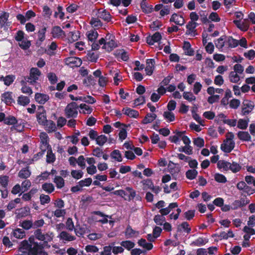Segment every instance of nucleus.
<instances>
[{"label": "nucleus", "instance_id": "338daca9", "mask_svg": "<svg viewBox=\"0 0 255 255\" xmlns=\"http://www.w3.org/2000/svg\"><path fill=\"white\" fill-rule=\"evenodd\" d=\"M39 199L41 205L48 204L50 202V197L48 195L42 194L40 195Z\"/></svg>", "mask_w": 255, "mask_h": 255}, {"label": "nucleus", "instance_id": "f03ea898", "mask_svg": "<svg viewBox=\"0 0 255 255\" xmlns=\"http://www.w3.org/2000/svg\"><path fill=\"white\" fill-rule=\"evenodd\" d=\"M79 106L75 102L68 104L65 109V114L67 118H76L78 116V109Z\"/></svg>", "mask_w": 255, "mask_h": 255}, {"label": "nucleus", "instance_id": "412c9836", "mask_svg": "<svg viewBox=\"0 0 255 255\" xmlns=\"http://www.w3.org/2000/svg\"><path fill=\"white\" fill-rule=\"evenodd\" d=\"M46 27H43L40 29L38 32V41L36 42V44L40 45L41 43L44 41L45 39V33L46 31Z\"/></svg>", "mask_w": 255, "mask_h": 255}, {"label": "nucleus", "instance_id": "052dcab7", "mask_svg": "<svg viewBox=\"0 0 255 255\" xmlns=\"http://www.w3.org/2000/svg\"><path fill=\"white\" fill-rule=\"evenodd\" d=\"M141 182L144 186V190H145L146 188H147V189H151V188L153 187V183L152 180L150 179H146L143 180Z\"/></svg>", "mask_w": 255, "mask_h": 255}, {"label": "nucleus", "instance_id": "774afa93", "mask_svg": "<svg viewBox=\"0 0 255 255\" xmlns=\"http://www.w3.org/2000/svg\"><path fill=\"white\" fill-rule=\"evenodd\" d=\"M184 99L188 101L189 102H192L196 100V97L191 92H184L183 94Z\"/></svg>", "mask_w": 255, "mask_h": 255}, {"label": "nucleus", "instance_id": "a878e982", "mask_svg": "<svg viewBox=\"0 0 255 255\" xmlns=\"http://www.w3.org/2000/svg\"><path fill=\"white\" fill-rule=\"evenodd\" d=\"M26 123L25 121L22 119H18L14 126V128L18 132H22L24 130Z\"/></svg>", "mask_w": 255, "mask_h": 255}, {"label": "nucleus", "instance_id": "393cba45", "mask_svg": "<svg viewBox=\"0 0 255 255\" xmlns=\"http://www.w3.org/2000/svg\"><path fill=\"white\" fill-rule=\"evenodd\" d=\"M177 232H181L182 229L184 232L189 234L191 232V229L189 227V224L187 222H183L177 227Z\"/></svg>", "mask_w": 255, "mask_h": 255}, {"label": "nucleus", "instance_id": "79ce46f5", "mask_svg": "<svg viewBox=\"0 0 255 255\" xmlns=\"http://www.w3.org/2000/svg\"><path fill=\"white\" fill-rule=\"evenodd\" d=\"M186 177L189 180L196 178L198 174V171L195 169H189L186 172Z\"/></svg>", "mask_w": 255, "mask_h": 255}, {"label": "nucleus", "instance_id": "4be33fe9", "mask_svg": "<svg viewBox=\"0 0 255 255\" xmlns=\"http://www.w3.org/2000/svg\"><path fill=\"white\" fill-rule=\"evenodd\" d=\"M157 118V116L155 114L147 113L144 119L142 120L141 123L144 125H146L151 123Z\"/></svg>", "mask_w": 255, "mask_h": 255}, {"label": "nucleus", "instance_id": "a18cd8bd", "mask_svg": "<svg viewBox=\"0 0 255 255\" xmlns=\"http://www.w3.org/2000/svg\"><path fill=\"white\" fill-rule=\"evenodd\" d=\"M12 235L17 239H22L25 236L24 231L21 229H16L13 231Z\"/></svg>", "mask_w": 255, "mask_h": 255}, {"label": "nucleus", "instance_id": "b1692460", "mask_svg": "<svg viewBox=\"0 0 255 255\" xmlns=\"http://www.w3.org/2000/svg\"><path fill=\"white\" fill-rule=\"evenodd\" d=\"M138 245L145 249L147 251H150L153 248V245L151 243H147L145 239L141 238L137 242Z\"/></svg>", "mask_w": 255, "mask_h": 255}, {"label": "nucleus", "instance_id": "9d476101", "mask_svg": "<svg viewBox=\"0 0 255 255\" xmlns=\"http://www.w3.org/2000/svg\"><path fill=\"white\" fill-rule=\"evenodd\" d=\"M98 18H101L107 22L110 21L112 19V16L110 13L106 9H99L98 12Z\"/></svg>", "mask_w": 255, "mask_h": 255}, {"label": "nucleus", "instance_id": "e433bc0d", "mask_svg": "<svg viewBox=\"0 0 255 255\" xmlns=\"http://www.w3.org/2000/svg\"><path fill=\"white\" fill-rule=\"evenodd\" d=\"M207 243V241L203 237H199L198 239L193 241L190 245L192 246L200 247L205 245Z\"/></svg>", "mask_w": 255, "mask_h": 255}, {"label": "nucleus", "instance_id": "ea45409f", "mask_svg": "<svg viewBox=\"0 0 255 255\" xmlns=\"http://www.w3.org/2000/svg\"><path fill=\"white\" fill-rule=\"evenodd\" d=\"M78 100L79 101H83L90 104H93L96 102L95 99L91 96H79Z\"/></svg>", "mask_w": 255, "mask_h": 255}, {"label": "nucleus", "instance_id": "58836bf2", "mask_svg": "<svg viewBox=\"0 0 255 255\" xmlns=\"http://www.w3.org/2000/svg\"><path fill=\"white\" fill-rule=\"evenodd\" d=\"M42 188L48 194L53 192L55 189L53 184L51 183H44L42 185Z\"/></svg>", "mask_w": 255, "mask_h": 255}, {"label": "nucleus", "instance_id": "6ab92c4d", "mask_svg": "<svg viewBox=\"0 0 255 255\" xmlns=\"http://www.w3.org/2000/svg\"><path fill=\"white\" fill-rule=\"evenodd\" d=\"M2 100L7 105L10 104L14 102L12 99V92H6L1 95Z\"/></svg>", "mask_w": 255, "mask_h": 255}, {"label": "nucleus", "instance_id": "7c9ffc66", "mask_svg": "<svg viewBox=\"0 0 255 255\" xmlns=\"http://www.w3.org/2000/svg\"><path fill=\"white\" fill-rule=\"evenodd\" d=\"M250 120L248 118L247 119H240L239 120L237 127L241 129H246L248 128Z\"/></svg>", "mask_w": 255, "mask_h": 255}, {"label": "nucleus", "instance_id": "37998d69", "mask_svg": "<svg viewBox=\"0 0 255 255\" xmlns=\"http://www.w3.org/2000/svg\"><path fill=\"white\" fill-rule=\"evenodd\" d=\"M79 107L83 110L82 111H80V113L83 114H90L93 111V109L85 104H81Z\"/></svg>", "mask_w": 255, "mask_h": 255}, {"label": "nucleus", "instance_id": "f704fd0d", "mask_svg": "<svg viewBox=\"0 0 255 255\" xmlns=\"http://www.w3.org/2000/svg\"><path fill=\"white\" fill-rule=\"evenodd\" d=\"M58 189H61L65 185L64 180L61 176H56L53 180Z\"/></svg>", "mask_w": 255, "mask_h": 255}, {"label": "nucleus", "instance_id": "c756f323", "mask_svg": "<svg viewBox=\"0 0 255 255\" xmlns=\"http://www.w3.org/2000/svg\"><path fill=\"white\" fill-rule=\"evenodd\" d=\"M230 162L225 161L224 160H219L217 162V167L219 169H223L225 171H228L230 169L229 166Z\"/></svg>", "mask_w": 255, "mask_h": 255}, {"label": "nucleus", "instance_id": "cd10ccee", "mask_svg": "<svg viewBox=\"0 0 255 255\" xmlns=\"http://www.w3.org/2000/svg\"><path fill=\"white\" fill-rule=\"evenodd\" d=\"M186 27L187 29L186 32V34L193 33V36H194L197 35L196 30H195V28L194 26L193 21H189L188 24L186 25Z\"/></svg>", "mask_w": 255, "mask_h": 255}, {"label": "nucleus", "instance_id": "5701e85b", "mask_svg": "<svg viewBox=\"0 0 255 255\" xmlns=\"http://www.w3.org/2000/svg\"><path fill=\"white\" fill-rule=\"evenodd\" d=\"M124 114L129 117V118H137L139 116V113L135 110L132 109L130 108H126L125 112Z\"/></svg>", "mask_w": 255, "mask_h": 255}, {"label": "nucleus", "instance_id": "1a4fd4ad", "mask_svg": "<svg viewBox=\"0 0 255 255\" xmlns=\"http://www.w3.org/2000/svg\"><path fill=\"white\" fill-rule=\"evenodd\" d=\"M9 14L7 12H2L0 14V27L2 28L5 26H9L10 25V22H7Z\"/></svg>", "mask_w": 255, "mask_h": 255}, {"label": "nucleus", "instance_id": "c85d7f7f", "mask_svg": "<svg viewBox=\"0 0 255 255\" xmlns=\"http://www.w3.org/2000/svg\"><path fill=\"white\" fill-rule=\"evenodd\" d=\"M31 175V172L28 169V167L21 169L18 172V177L22 179H27Z\"/></svg>", "mask_w": 255, "mask_h": 255}, {"label": "nucleus", "instance_id": "0eeeda50", "mask_svg": "<svg viewBox=\"0 0 255 255\" xmlns=\"http://www.w3.org/2000/svg\"><path fill=\"white\" fill-rule=\"evenodd\" d=\"M30 209L28 206L17 209L15 211V214L17 219H20L27 217L30 214Z\"/></svg>", "mask_w": 255, "mask_h": 255}, {"label": "nucleus", "instance_id": "6e6552de", "mask_svg": "<svg viewBox=\"0 0 255 255\" xmlns=\"http://www.w3.org/2000/svg\"><path fill=\"white\" fill-rule=\"evenodd\" d=\"M162 36L159 32H156L152 36L146 37V42L150 45H152L155 42L160 41Z\"/></svg>", "mask_w": 255, "mask_h": 255}, {"label": "nucleus", "instance_id": "423d86ee", "mask_svg": "<svg viewBox=\"0 0 255 255\" xmlns=\"http://www.w3.org/2000/svg\"><path fill=\"white\" fill-rule=\"evenodd\" d=\"M33 246L30 245L29 249L28 251L27 255H37L39 251L44 249L43 244L34 243Z\"/></svg>", "mask_w": 255, "mask_h": 255}, {"label": "nucleus", "instance_id": "680f3d73", "mask_svg": "<svg viewBox=\"0 0 255 255\" xmlns=\"http://www.w3.org/2000/svg\"><path fill=\"white\" fill-rule=\"evenodd\" d=\"M71 176L75 179H79L83 176V172L82 170H72L71 172Z\"/></svg>", "mask_w": 255, "mask_h": 255}, {"label": "nucleus", "instance_id": "dca6fc26", "mask_svg": "<svg viewBox=\"0 0 255 255\" xmlns=\"http://www.w3.org/2000/svg\"><path fill=\"white\" fill-rule=\"evenodd\" d=\"M235 142L234 141H230L229 144L223 143L221 145V149L225 153H230L234 148Z\"/></svg>", "mask_w": 255, "mask_h": 255}, {"label": "nucleus", "instance_id": "7ed1b4c3", "mask_svg": "<svg viewBox=\"0 0 255 255\" xmlns=\"http://www.w3.org/2000/svg\"><path fill=\"white\" fill-rule=\"evenodd\" d=\"M255 108V104L253 101L245 100L242 103L241 115L243 116L250 114Z\"/></svg>", "mask_w": 255, "mask_h": 255}, {"label": "nucleus", "instance_id": "a19ab883", "mask_svg": "<svg viewBox=\"0 0 255 255\" xmlns=\"http://www.w3.org/2000/svg\"><path fill=\"white\" fill-rule=\"evenodd\" d=\"M30 102V99L28 97L21 95L18 97L17 103L21 106H25L27 105Z\"/></svg>", "mask_w": 255, "mask_h": 255}, {"label": "nucleus", "instance_id": "9b49d317", "mask_svg": "<svg viewBox=\"0 0 255 255\" xmlns=\"http://www.w3.org/2000/svg\"><path fill=\"white\" fill-rule=\"evenodd\" d=\"M155 60L154 59H147L146 60V67L145 68L146 74L150 76L152 74L154 69Z\"/></svg>", "mask_w": 255, "mask_h": 255}, {"label": "nucleus", "instance_id": "c03bdc74", "mask_svg": "<svg viewBox=\"0 0 255 255\" xmlns=\"http://www.w3.org/2000/svg\"><path fill=\"white\" fill-rule=\"evenodd\" d=\"M163 116L168 122H173L175 119V115L171 111L164 112Z\"/></svg>", "mask_w": 255, "mask_h": 255}, {"label": "nucleus", "instance_id": "5fc2aeb1", "mask_svg": "<svg viewBox=\"0 0 255 255\" xmlns=\"http://www.w3.org/2000/svg\"><path fill=\"white\" fill-rule=\"evenodd\" d=\"M214 178L215 181L218 183H225L227 181L226 177L224 175L219 173L215 174Z\"/></svg>", "mask_w": 255, "mask_h": 255}, {"label": "nucleus", "instance_id": "bb28decb", "mask_svg": "<svg viewBox=\"0 0 255 255\" xmlns=\"http://www.w3.org/2000/svg\"><path fill=\"white\" fill-rule=\"evenodd\" d=\"M43 126L45 127V130L49 133L55 131L56 129L55 123L51 120H47V123Z\"/></svg>", "mask_w": 255, "mask_h": 255}, {"label": "nucleus", "instance_id": "f3484780", "mask_svg": "<svg viewBox=\"0 0 255 255\" xmlns=\"http://www.w3.org/2000/svg\"><path fill=\"white\" fill-rule=\"evenodd\" d=\"M59 238L61 240H63L66 241H73L76 240V237L74 236L71 235L66 231H62L59 236Z\"/></svg>", "mask_w": 255, "mask_h": 255}, {"label": "nucleus", "instance_id": "c9c22d12", "mask_svg": "<svg viewBox=\"0 0 255 255\" xmlns=\"http://www.w3.org/2000/svg\"><path fill=\"white\" fill-rule=\"evenodd\" d=\"M139 232L133 230L130 226L128 225L125 231V235L127 238H130L133 237L135 235H138Z\"/></svg>", "mask_w": 255, "mask_h": 255}, {"label": "nucleus", "instance_id": "20e7f679", "mask_svg": "<svg viewBox=\"0 0 255 255\" xmlns=\"http://www.w3.org/2000/svg\"><path fill=\"white\" fill-rule=\"evenodd\" d=\"M37 121L40 125H45L47 123V120L46 116V111L42 106H40L38 108V112L36 114Z\"/></svg>", "mask_w": 255, "mask_h": 255}, {"label": "nucleus", "instance_id": "4c0bfd02", "mask_svg": "<svg viewBox=\"0 0 255 255\" xmlns=\"http://www.w3.org/2000/svg\"><path fill=\"white\" fill-rule=\"evenodd\" d=\"M87 35L88 40L91 42H95L99 35L98 32L95 29L88 31Z\"/></svg>", "mask_w": 255, "mask_h": 255}, {"label": "nucleus", "instance_id": "69168bd1", "mask_svg": "<svg viewBox=\"0 0 255 255\" xmlns=\"http://www.w3.org/2000/svg\"><path fill=\"white\" fill-rule=\"evenodd\" d=\"M92 182V179L91 178L89 177L84 180H80L78 184L82 188L84 186H89Z\"/></svg>", "mask_w": 255, "mask_h": 255}, {"label": "nucleus", "instance_id": "09e8293b", "mask_svg": "<svg viewBox=\"0 0 255 255\" xmlns=\"http://www.w3.org/2000/svg\"><path fill=\"white\" fill-rule=\"evenodd\" d=\"M17 122L16 118L13 116H8L6 117L4 124L8 126L13 125L14 126L15 124Z\"/></svg>", "mask_w": 255, "mask_h": 255}, {"label": "nucleus", "instance_id": "864d4df0", "mask_svg": "<svg viewBox=\"0 0 255 255\" xmlns=\"http://www.w3.org/2000/svg\"><path fill=\"white\" fill-rule=\"evenodd\" d=\"M121 245L122 247L126 248L127 250L129 251L134 247L135 244L133 242H132L130 241L127 240V241H122L121 243Z\"/></svg>", "mask_w": 255, "mask_h": 255}, {"label": "nucleus", "instance_id": "de8ad7c7", "mask_svg": "<svg viewBox=\"0 0 255 255\" xmlns=\"http://www.w3.org/2000/svg\"><path fill=\"white\" fill-rule=\"evenodd\" d=\"M230 81L232 83H237L240 80V76L238 73L231 71L229 75Z\"/></svg>", "mask_w": 255, "mask_h": 255}, {"label": "nucleus", "instance_id": "473e14b6", "mask_svg": "<svg viewBox=\"0 0 255 255\" xmlns=\"http://www.w3.org/2000/svg\"><path fill=\"white\" fill-rule=\"evenodd\" d=\"M90 24L93 27L97 29L103 26V23L101 20L98 18L92 17L90 22Z\"/></svg>", "mask_w": 255, "mask_h": 255}, {"label": "nucleus", "instance_id": "72a5a7b5", "mask_svg": "<svg viewBox=\"0 0 255 255\" xmlns=\"http://www.w3.org/2000/svg\"><path fill=\"white\" fill-rule=\"evenodd\" d=\"M245 206L246 203H245L244 201L242 200L241 198L240 200H236L232 203L231 205V209L235 210L239 208H242Z\"/></svg>", "mask_w": 255, "mask_h": 255}, {"label": "nucleus", "instance_id": "2f4dec72", "mask_svg": "<svg viewBox=\"0 0 255 255\" xmlns=\"http://www.w3.org/2000/svg\"><path fill=\"white\" fill-rule=\"evenodd\" d=\"M140 7L145 13H150L153 9L152 5H148L146 2H141Z\"/></svg>", "mask_w": 255, "mask_h": 255}, {"label": "nucleus", "instance_id": "13d9d810", "mask_svg": "<svg viewBox=\"0 0 255 255\" xmlns=\"http://www.w3.org/2000/svg\"><path fill=\"white\" fill-rule=\"evenodd\" d=\"M56 159L55 155L51 149H48L46 155V161L47 163H53Z\"/></svg>", "mask_w": 255, "mask_h": 255}, {"label": "nucleus", "instance_id": "bf43d9fd", "mask_svg": "<svg viewBox=\"0 0 255 255\" xmlns=\"http://www.w3.org/2000/svg\"><path fill=\"white\" fill-rule=\"evenodd\" d=\"M98 57V54L93 52H89L87 54V59L91 62H96Z\"/></svg>", "mask_w": 255, "mask_h": 255}, {"label": "nucleus", "instance_id": "3c124183", "mask_svg": "<svg viewBox=\"0 0 255 255\" xmlns=\"http://www.w3.org/2000/svg\"><path fill=\"white\" fill-rule=\"evenodd\" d=\"M34 234L35 236V238L39 241H43L44 242L45 240L46 239L45 235L42 234L41 229H38L36 230L34 233Z\"/></svg>", "mask_w": 255, "mask_h": 255}, {"label": "nucleus", "instance_id": "39448f33", "mask_svg": "<svg viewBox=\"0 0 255 255\" xmlns=\"http://www.w3.org/2000/svg\"><path fill=\"white\" fill-rule=\"evenodd\" d=\"M66 64L72 68L80 67L82 63V60L77 57H70L65 60Z\"/></svg>", "mask_w": 255, "mask_h": 255}, {"label": "nucleus", "instance_id": "49530a36", "mask_svg": "<svg viewBox=\"0 0 255 255\" xmlns=\"http://www.w3.org/2000/svg\"><path fill=\"white\" fill-rule=\"evenodd\" d=\"M111 156L113 159L116 160L118 162L122 161V155L119 150L115 149L113 150L111 153Z\"/></svg>", "mask_w": 255, "mask_h": 255}, {"label": "nucleus", "instance_id": "2eb2a0df", "mask_svg": "<svg viewBox=\"0 0 255 255\" xmlns=\"http://www.w3.org/2000/svg\"><path fill=\"white\" fill-rule=\"evenodd\" d=\"M238 137L243 141H251L252 137L248 131H239L237 133Z\"/></svg>", "mask_w": 255, "mask_h": 255}, {"label": "nucleus", "instance_id": "8fccbe9b", "mask_svg": "<svg viewBox=\"0 0 255 255\" xmlns=\"http://www.w3.org/2000/svg\"><path fill=\"white\" fill-rule=\"evenodd\" d=\"M229 168L233 173H237L241 169L242 166L237 162L233 161L230 163Z\"/></svg>", "mask_w": 255, "mask_h": 255}, {"label": "nucleus", "instance_id": "f8f14e48", "mask_svg": "<svg viewBox=\"0 0 255 255\" xmlns=\"http://www.w3.org/2000/svg\"><path fill=\"white\" fill-rule=\"evenodd\" d=\"M51 33L54 38H59L62 36H65V32L59 26H53L52 28Z\"/></svg>", "mask_w": 255, "mask_h": 255}, {"label": "nucleus", "instance_id": "a211bd4d", "mask_svg": "<svg viewBox=\"0 0 255 255\" xmlns=\"http://www.w3.org/2000/svg\"><path fill=\"white\" fill-rule=\"evenodd\" d=\"M26 81L24 79L20 81V84L22 86L21 91L22 93L24 94H27L29 95H31L32 94V91L30 87L27 86Z\"/></svg>", "mask_w": 255, "mask_h": 255}, {"label": "nucleus", "instance_id": "6e6d98bb", "mask_svg": "<svg viewBox=\"0 0 255 255\" xmlns=\"http://www.w3.org/2000/svg\"><path fill=\"white\" fill-rule=\"evenodd\" d=\"M154 222L157 225H163V222L165 221V218L161 215H156L154 217Z\"/></svg>", "mask_w": 255, "mask_h": 255}, {"label": "nucleus", "instance_id": "603ef678", "mask_svg": "<svg viewBox=\"0 0 255 255\" xmlns=\"http://www.w3.org/2000/svg\"><path fill=\"white\" fill-rule=\"evenodd\" d=\"M9 182V177L6 175L0 176V184L3 188H7Z\"/></svg>", "mask_w": 255, "mask_h": 255}, {"label": "nucleus", "instance_id": "4d7b16f0", "mask_svg": "<svg viewBox=\"0 0 255 255\" xmlns=\"http://www.w3.org/2000/svg\"><path fill=\"white\" fill-rule=\"evenodd\" d=\"M107 137L105 135L101 134L98 135L96 141L98 145L103 146L107 142Z\"/></svg>", "mask_w": 255, "mask_h": 255}, {"label": "nucleus", "instance_id": "4468645a", "mask_svg": "<svg viewBox=\"0 0 255 255\" xmlns=\"http://www.w3.org/2000/svg\"><path fill=\"white\" fill-rule=\"evenodd\" d=\"M35 99L38 103L44 104L49 99V97L46 94L37 93L35 95Z\"/></svg>", "mask_w": 255, "mask_h": 255}, {"label": "nucleus", "instance_id": "e2e57ef3", "mask_svg": "<svg viewBox=\"0 0 255 255\" xmlns=\"http://www.w3.org/2000/svg\"><path fill=\"white\" fill-rule=\"evenodd\" d=\"M192 147L190 145H185L183 147H181L179 148L178 151L180 152H184L186 154L188 155H190L192 154Z\"/></svg>", "mask_w": 255, "mask_h": 255}, {"label": "nucleus", "instance_id": "0e129e2a", "mask_svg": "<svg viewBox=\"0 0 255 255\" xmlns=\"http://www.w3.org/2000/svg\"><path fill=\"white\" fill-rule=\"evenodd\" d=\"M226 38V36H222L219 39H218L217 42H215V45L217 48L218 49H222L224 46V41Z\"/></svg>", "mask_w": 255, "mask_h": 255}, {"label": "nucleus", "instance_id": "aec40b11", "mask_svg": "<svg viewBox=\"0 0 255 255\" xmlns=\"http://www.w3.org/2000/svg\"><path fill=\"white\" fill-rule=\"evenodd\" d=\"M183 49L184 50V53L186 55L188 56H193L194 55V51L191 48V46L189 42H184Z\"/></svg>", "mask_w": 255, "mask_h": 255}, {"label": "nucleus", "instance_id": "f257e3e1", "mask_svg": "<svg viewBox=\"0 0 255 255\" xmlns=\"http://www.w3.org/2000/svg\"><path fill=\"white\" fill-rule=\"evenodd\" d=\"M41 74V73L38 68L33 67L30 70L29 76H24V79L30 85L36 86L37 84L39 85L37 80Z\"/></svg>", "mask_w": 255, "mask_h": 255}, {"label": "nucleus", "instance_id": "ddd939ff", "mask_svg": "<svg viewBox=\"0 0 255 255\" xmlns=\"http://www.w3.org/2000/svg\"><path fill=\"white\" fill-rule=\"evenodd\" d=\"M169 21L171 22H174L175 24L179 25H183L185 22L183 17L182 15H178L176 13H174L171 15Z\"/></svg>", "mask_w": 255, "mask_h": 255}]
</instances>
